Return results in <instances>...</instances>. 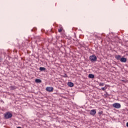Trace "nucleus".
Segmentation results:
<instances>
[{
  "mask_svg": "<svg viewBox=\"0 0 128 128\" xmlns=\"http://www.w3.org/2000/svg\"><path fill=\"white\" fill-rule=\"evenodd\" d=\"M12 114L10 112H6L4 114V118L6 120L12 118Z\"/></svg>",
  "mask_w": 128,
  "mask_h": 128,
  "instance_id": "f257e3e1",
  "label": "nucleus"
},
{
  "mask_svg": "<svg viewBox=\"0 0 128 128\" xmlns=\"http://www.w3.org/2000/svg\"><path fill=\"white\" fill-rule=\"evenodd\" d=\"M90 60L93 62H96V56L94 55H92L90 56Z\"/></svg>",
  "mask_w": 128,
  "mask_h": 128,
  "instance_id": "f03ea898",
  "label": "nucleus"
},
{
  "mask_svg": "<svg viewBox=\"0 0 128 128\" xmlns=\"http://www.w3.org/2000/svg\"><path fill=\"white\" fill-rule=\"evenodd\" d=\"M112 106L115 108H120L121 106L119 103H114L112 104Z\"/></svg>",
  "mask_w": 128,
  "mask_h": 128,
  "instance_id": "7ed1b4c3",
  "label": "nucleus"
},
{
  "mask_svg": "<svg viewBox=\"0 0 128 128\" xmlns=\"http://www.w3.org/2000/svg\"><path fill=\"white\" fill-rule=\"evenodd\" d=\"M46 90L47 92H54V88L52 87H47Z\"/></svg>",
  "mask_w": 128,
  "mask_h": 128,
  "instance_id": "20e7f679",
  "label": "nucleus"
},
{
  "mask_svg": "<svg viewBox=\"0 0 128 128\" xmlns=\"http://www.w3.org/2000/svg\"><path fill=\"white\" fill-rule=\"evenodd\" d=\"M96 114V110H92L90 112V114H91V116H94Z\"/></svg>",
  "mask_w": 128,
  "mask_h": 128,
  "instance_id": "39448f33",
  "label": "nucleus"
},
{
  "mask_svg": "<svg viewBox=\"0 0 128 128\" xmlns=\"http://www.w3.org/2000/svg\"><path fill=\"white\" fill-rule=\"evenodd\" d=\"M127 59L126 58H122L121 59H120V62H126Z\"/></svg>",
  "mask_w": 128,
  "mask_h": 128,
  "instance_id": "423d86ee",
  "label": "nucleus"
},
{
  "mask_svg": "<svg viewBox=\"0 0 128 128\" xmlns=\"http://www.w3.org/2000/svg\"><path fill=\"white\" fill-rule=\"evenodd\" d=\"M116 60H120L122 59V56L120 55H117L115 56Z\"/></svg>",
  "mask_w": 128,
  "mask_h": 128,
  "instance_id": "0eeeda50",
  "label": "nucleus"
},
{
  "mask_svg": "<svg viewBox=\"0 0 128 128\" xmlns=\"http://www.w3.org/2000/svg\"><path fill=\"white\" fill-rule=\"evenodd\" d=\"M68 86H70V88H72V86H74V83H72V82H68Z\"/></svg>",
  "mask_w": 128,
  "mask_h": 128,
  "instance_id": "6e6552de",
  "label": "nucleus"
},
{
  "mask_svg": "<svg viewBox=\"0 0 128 128\" xmlns=\"http://www.w3.org/2000/svg\"><path fill=\"white\" fill-rule=\"evenodd\" d=\"M88 78H94V75L93 74H89Z\"/></svg>",
  "mask_w": 128,
  "mask_h": 128,
  "instance_id": "1a4fd4ad",
  "label": "nucleus"
},
{
  "mask_svg": "<svg viewBox=\"0 0 128 128\" xmlns=\"http://www.w3.org/2000/svg\"><path fill=\"white\" fill-rule=\"evenodd\" d=\"M10 88L11 90H14L16 89V86H11L10 87Z\"/></svg>",
  "mask_w": 128,
  "mask_h": 128,
  "instance_id": "9d476101",
  "label": "nucleus"
},
{
  "mask_svg": "<svg viewBox=\"0 0 128 128\" xmlns=\"http://www.w3.org/2000/svg\"><path fill=\"white\" fill-rule=\"evenodd\" d=\"M35 82H37V84H40V82H42V80L40 79H36Z\"/></svg>",
  "mask_w": 128,
  "mask_h": 128,
  "instance_id": "9b49d317",
  "label": "nucleus"
},
{
  "mask_svg": "<svg viewBox=\"0 0 128 128\" xmlns=\"http://www.w3.org/2000/svg\"><path fill=\"white\" fill-rule=\"evenodd\" d=\"M40 72H44V70H46V68H44V67H40Z\"/></svg>",
  "mask_w": 128,
  "mask_h": 128,
  "instance_id": "f8f14e48",
  "label": "nucleus"
},
{
  "mask_svg": "<svg viewBox=\"0 0 128 128\" xmlns=\"http://www.w3.org/2000/svg\"><path fill=\"white\" fill-rule=\"evenodd\" d=\"M64 28H62V27H60V28L58 30V32H62Z\"/></svg>",
  "mask_w": 128,
  "mask_h": 128,
  "instance_id": "ddd939ff",
  "label": "nucleus"
},
{
  "mask_svg": "<svg viewBox=\"0 0 128 128\" xmlns=\"http://www.w3.org/2000/svg\"><path fill=\"white\" fill-rule=\"evenodd\" d=\"M94 36L96 38H98V40H102L101 36H98L97 35H94Z\"/></svg>",
  "mask_w": 128,
  "mask_h": 128,
  "instance_id": "4468645a",
  "label": "nucleus"
},
{
  "mask_svg": "<svg viewBox=\"0 0 128 128\" xmlns=\"http://www.w3.org/2000/svg\"><path fill=\"white\" fill-rule=\"evenodd\" d=\"M106 88H106V86L104 88H102V90H104V91L106 90Z\"/></svg>",
  "mask_w": 128,
  "mask_h": 128,
  "instance_id": "2eb2a0df",
  "label": "nucleus"
},
{
  "mask_svg": "<svg viewBox=\"0 0 128 128\" xmlns=\"http://www.w3.org/2000/svg\"><path fill=\"white\" fill-rule=\"evenodd\" d=\"M99 86H104V83H100L99 84Z\"/></svg>",
  "mask_w": 128,
  "mask_h": 128,
  "instance_id": "dca6fc26",
  "label": "nucleus"
},
{
  "mask_svg": "<svg viewBox=\"0 0 128 128\" xmlns=\"http://www.w3.org/2000/svg\"><path fill=\"white\" fill-rule=\"evenodd\" d=\"M63 78H68V74H64Z\"/></svg>",
  "mask_w": 128,
  "mask_h": 128,
  "instance_id": "f3484780",
  "label": "nucleus"
},
{
  "mask_svg": "<svg viewBox=\"0 0 128 128\" xmlns=\"http://www.w3.org/2000/svg\"><path fill=\"white\" fill-rule=\"evenodd\" d=\"M99 114H102V112H100Z\"/></svg>",
  "mask_w": 128,
  "mask_h": 128,
  "instance_id": "a211bd4d",
  "label": "nucleus"
},
{
  "mask_svg": "<svg viewBox=\"0 0 128 128\" xmlns=\"http://www.w3.org/2000/svg\"><path fill=\"white\" fill-rule=\"evenodd\" d=\"M106 96H108V93L106 94Z\"/></svg>",
  "mask_w": 128,
  "mask_h": 128,
  "instance_id": "6ab92c4d",
  "label": "nucleus"
},
{
  "mask_svg": "<svg viewBox=\"0 0 128 128\" xmlns=\"http://www.w3.org/2000/svg\"><path fill=\"white\" fill-rule=\"evenodd\" d=\"M126 126L128 128V122L126 123Z\"/></svg>",
  "mask_w": 128,
  "mask_h": 128,
  "instance_id": "aec40b11",
  "label": "nucleus"
},
{
  "mask_svg": "<svg viewBox=\"0 0 128 128\" xmlns=\"http://www.w3.org/2000/svg\"><path fill=\"white\" fill-rule=\"evenodd\" d=\"M17 128H22V127H18Z\"/></svg>",
  "mask_w": 128,
  "mask_h": 128,
  "instance_id": "412c9836",
  "label": "nucleus"
},
{
  "mask_svg": "<svg viewBox=\"0 0 128 128\" xmlns=\"http://www.w3.org/2000/svg\"><path fill=\"white\" fill-rule=\"evenodd\" d=\"M122 82H124V80H122Z\"/></svg>",
  "mask_w": 128,
  "mask_h": 128,
  "instance_id": "4be33fe9",
  "label": "nucleus"
},
{
  "mask_svg": "<svg viewBox=\"0 0 128 128\" xmlns=\"http://www.w3.org/2000/svg\"><path fill=\"white\" fill-rule=\"evenodd\" d=\"M122 82H124V80H122Z\"/></svg>",
  "mask_w": 128,
  "mask_h": 128,
  "instance_id": "5701e85b",
  "label": "nucleus"
}]
</instances>
